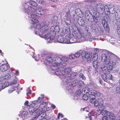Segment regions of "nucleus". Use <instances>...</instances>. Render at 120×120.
Returning <instances> with one entry per match:
<instances>
[{"label":"nucleus","mask_w":120,"mask_h":120,"mask_svg":"<svg viewBox=\"0 0 120 120\" xmlns=\"http://www.w3.org/2000/svg\"><path fill=\"white\" fill-rule=\"evenodd\" d=\"M38 22V20H36L35 21L31 22L32 23L31 25V28H34L37 30L39 29L41 27V25L39 24Z\"/></svg>","instance_id":"nucleus-9"},{"label":"nucleus","mask_w":120,"mask_h":120,"mask_svg":"<svg viewBox=\"0 0 120 120\" xmlns=\"http://www.w3.org/2000/svg\"><path fill=\"white\" fill-rule=\"evenodd\" d=\"M81 55L82 58L83 59L85 58L86 59L88 62L90 63L91 62L92 56L90 55L88 52L82 51L81 53Z\"/></svg>","instance_id":"nucleus-4"},{"label":"nucleus","mask_w":120,"mask_h":120,"mask_svg":"<svg viewBox=\"0 0 120 120\" xmlns=\"http://www.w3.org/2000/svg\"><path fill=\"white\" fill-rule=\"evenodd\" d=\"M78 85L79 87H82L84 84V82L81 80H79L77 82Z\"/></svg>","instance_id":"nucleus-31"},{"label":"nucleus","mask_w":120,"mask_h":120,"mask_svg":"<svg viewBox=\"0 0 120 120\" xmlns=\"http://www.w3.org/2000/svg\"><path fill=\"white\" fill-rule=\"evenodd\" d=\"M93 56L92 58L93 65L94 67L96 68L97 67L98 64V62L97 60L98 58V54L96 53H95Z\"/></svg>","instance_id":"nucleus-8"},{"label":"nucleus","mask_w":120,"mask_h":120,"mask_svg":"<svg viewBox=\"0 0 120 120\" xmlns=\"http://www.w3.org/2000/svg\"><path fill=\"white\" fill-rule=\"evenodd\" d=\"M88 95H89V98L90 99V102L92 104H94L96 100L95 98H93V97L89 94H88Z\"/></svg>","instance_id":"nucleus-28"},{"label":"nucleus","mask_w":120,"mask_h":120,"mask_svg":"<svg viewBox=\"0 0 120 120\" xmlns=\"http://www.w3.org/2000/svg\"><path fill=\"white\" fill-rule=\"evenodd\" d=\"M10 67L7 64H2L0 67V70L2 72H4L8 69Z\"/></svg>","instance_id":"nucleus-10"},{"label":"nucleus","mask_w":120,"mask_h":120,"mask_svg":"<svg viewBox=\"0 0 120 120\" xmlns=\"http://www.w3.org/2000/svg\"><path fill=\"white\" fill-rule=\"evenodd\" d=\"M76 27V28L78 31L77 33L79 34L81 33L82 34L84 35V33L82 32V30L81 27H78L77 26Z\"/></svg>","instance_id":"nucleus-33"},{"label":"nucleus","mask_w":120,"mask_h":120,"mask_svg":"<svg viewBox=\"0 0 120 120\" xmlns=\"http://www.w3.org/2000/svg\"><path fill=\"white\" fill-rule=\"evenodd\" d=\"M57 18L58 17H57V16H55L53 17V20H54V21H55V19H54V18Z\"/></svg>","instance_id":"nucleus-58"},{"label":"nucleus","mask_w":120,"mask_h":120,"mask_svg":"<svg viewBox=\"0 0 120 120\" xmlns=\"http://www.w3.org/2000/svg\"><path fill=\"white\" fill-rule=\"evenodd\" d=\"M102 77L103 79L105 81L109 82V81H108V79L109 80H112V75L110 73H108L107 74H105L104 75L102 74Z\"/></svg>","instance_id":"nucleus-6"},{"label":"nucleus","mask_w":120,"mask_h":120,"mask_svg":"<svg viewBox=\"0 0 120 120\" xmlns=\"http://www.w3.org/2000/svg\"><path fill=\"white\" fill-rule=\"evenodd\" d=\"M31 91H30L26 93V95H28L31 94Z\"/></svg>","instance_id":"nucleus-54"},{"label":"nucleus","mask_w":120,"mask_h":120,"mask_svg":"<svg viewBox=\"0 0 120 120\" xmlns=\"http://www.w3.org/2000/svg\"><path fill=\"white\" fill-rule=\"evenodd\" d=\"M28 103H29L28 102V101H26L25 102V103H24V104L25 105H27L28 104Z\"/></svg>","instance_id":"nucleus-56"},{"label":"nucleus","mask_w":120,"mask_h":120,"mask_svg":"<svg viewBox=\"0 0 120 120\" xmlns=\"http://www.w3.org/2000/svg\"><path fill=\"white\" fill-rule=\"evenodd\" d=\"M17 83V80H13V84H16Z\"/></svg>","instance_id":"nucleus-51"},{"label":"nucleus","mask_w":120,"mask_h":120,"mask_svg":"<svg viewBox=\"0 0 120 120\" xmlns=\"http://www.w3.org/2000/svg\"><path fill=\"white\" fill-rule=\"evenodd\" d=\"M61 65L63 66H65L66 65V63L64 62H61V64L60 65Z\"/></svg>","instance_id":"nucleus-50"},{"label":"nucleus","mask_w":120,"mask_h":120,"mask_svg":"<svg viewBox=\"0 0 120 120\" xmlns=\"http://www.w3.org/2000/svg\"><path fill=\"white\" fill-rule=\"evenodd\" d=\"M76 39L74 38H70V40L69 44H71L75 43L76 41Z\"/></svg>","instance_id":"nucleus-35"},{"label":"nucleus","mask_w":120,"mask_h":120,"mask_svg":"<svg viewBox=\"0 0 120 120\" xmlns=\"http://www.w3.org/2000/svg\"><path fill=\"white\" fill-rule=\"evenodd\" d=\"M74 55L73 54H71L69 56V58L71 59H73L75 58Z\"/></svg>","instance_id":"nucleus-43"},{"label":"nucleus","mask_w":120,"mask_h":120,"mask_svg":"<svg viewBox=\"0 0 120 120\" xmlns=\"http://www.w3.org/2000/svg\"><path fill=\"white\" fill-rule=\"evenodd\" d=\"M74 37L76 39H79L83 37V35L81 33L79 34L77 33L75 31L72 34Z\"/></svg>","instance_id":"nucleus-13"},{"label":"nucleus","mask_w":120,"mask_h":120,"mask_svg":"<svg viewBox=\"0 0 120 120\" xmlns=\"http://www.w3.org/2000/svg\"><path fill=\"white\" fill-rule=\"evenodd\" d=\"M46 104V103L45 102L43 101L40 104V107H41V108L42 109V111H41V112L42 113L44 112L45 111V104Z\"/></svg>","instance_id":"nucleus-18"},{"label":"nucleus","mask_w":120,"mask_h":120,"mask_svg":"<svg viewBox=\"0 0 120 120\" xmlns=\"http://www.w3.org/2000/svg\"><path fill=\"white\" fill-rule=\"evenodd\" d=\"M46 60L47 61L46 65L49 66H53V64L52 62H53V60L50 56H47L46 58Z\"/></svg>","instance_id":"nucleus-14"},{"label":"nucleus","mask_w":120,"mask_h":120,"mask_svg":"<svg viewBox=\"0 0 120 120\" xmlns=\"http://www.w3.org/2000/svg\"><path fill=\"white\" fill-rule=\"evenodd\" d=\"M101 68L102 69V71L103 73L104 74H103L104 75L105 74H106L107 73V70L106 69L107 68H106L105 65H104L103 64L102 65Z\"/></svg>","instance_id":"nucleus-21"},{"label":"nucleus","mask_w":120,"mask_h":120,"mask_svg":"<svg viewBox=\"0 0 120 120\" xmlns=\"http://www.w3.org/2000/svg\"><path fill=\"white\" fill-rule=\"evenodd\" d=\"M2 82H1L0 81V91L2 89H3L2 86Z\"/></svg>","instance_id":"nucleus-47"},{"label":"nucleus","mask_w":120,"mask_h":120,"mask_svg":"<svg viewBox=\"0 0 120 120\" xmlns=\"http://www.w3.org/2000/svg\"><path fill=\"white\" fill-rule=\"evenodd\" d=\"M35 105V104L34 103H31L29 107H30V108L29 109V111L30 113H31V114L32 113H33L34 112V110L33 109L32 110L31 109H30L31 107L33 108Z\"/></svg>","instance_id":"nucleus-25"},{"label":"nucleus","mask_w":120,"mask_h":120,"mask_svg":"<svg viewBox=\"0 0 120 120\" xmlns=\"http://www.w3.org/2000/svg\"><path fill=\"white\" fill-rule=\"evenodd\" d=\"M27 113L26 112H25V111H24L22 112V114H24V116H26L27 115Z\"/></svg>","instance_id":"nucleus-53"},{"label":"nucleus","mask_w":120,"mask_h":120,"mask_svg":"<svg viewBox=\"0 0 120 120\" xmlns=\"http://www.w3.org/2000/svg\"><path fill=\"white\" fill-rule=\"evenodd\" d=\"M79 77L80 78H82V79L83 80H85L86 79L85 77L82 73H80L79 74Z\"/></svg>","instance_id":"nucleus-39"},{"label":"nucleus","mask_w":120,"mask_h":120,"mask_svg":"<svg viewBox=\"0 0 120 120\" xmlns=\"http://www.w3.org/2000/svg\"><path fill=\"white\" fill-rule=\"evenodd\" d=\"M76 75L75 73H72L69 76V78L71 80H72L74 79L76 76Z\"/></svg>","instance_id":"nucleus-36"},{"label":"nucleus","mask_w":120,"mask_h":120,"mask_svg":"<svg viewBox=\"0 0 120 120\" xmlns=\"http://www.w3.org/2000/svg\"><path fill=\"white\" fill-rule=\"evenodd\" d=\"M31 14L30 17L32 18V22L35 21L36 20H38L36 19V17L37 15L36 14L33 13Z\"/></svg>","instance_id":"nucleus-22"},{"label":"nucleus","mask_w":120,"mask_h":120,"mask_svg":"<svg viewBox=\"0 0 120 120\" xmlns=\"http://www.w3.org/2000/svg\"><path fill=\"white\" fill-rule=\"evenodd\" d=\"M66 82L68 83H69L70 82V80L67 79L66 80Z\"/></svg>","instance_id":"nucleus-52"},{"label":"nucleus","mask_w":120,"mask_h":120,"mask_svg":"<svg viewBox=\"0 0 120 120\" xmlns=\"http://www.w3.org/2000/svg\"><path fill=\"white\" fill-rule=\"evenodd\" d=\"M60 114L59 113L57 115V118L58 119H59L60 118Z\"/></svg>","instance_id":"nucleus-60"},{"label":"nucleus","mask_w":120,"mask_h":120,"mask_svg":"<svg viewBox=\"0 0 120 120\" xmlns=\"http://www.w3.org/2000/svg\"><path fill=\"white\" fill-rule=\"evenodd\" d=\"M42 26L41 27H41L39 29V30L40 32H45L46 31V32H47V31H48V28L47 27H45V26Z\"/></svg>","instance_id":"nucleus-19"},{"label":"nucleus","mask_w":120,"mask_h":120,"mask_svg":"<svg viewBox=\"0 0 120 120\" xmlns=\"http://www.w3.org/2000/svg\"><path fill=\"white\" fill-rule=\"evenodd\" d=\"M36 29H35V34H38V32L39 31V29L37 30L36 31L35 30Z\"/></svg>","instance_id":"nucleus-55"},{"label":"nucleus","mask_w":120,"mask_h":120,"mask_svg":"<svg viewBox=\"0 0 120 120\" xmlns=\"http://www.w3.org/2000/svg\"><path fill=\"white\" fill-rule=\"evenodd\" d=\"M51 6L53 7H54V8H55V7H56V6L55 5H51Z\"/></svg>","instance_id":"nucleus-62"},{"label":"nucleus","mask_w":120,"mask_h":120,"mask_svg":"<svg viewBox=\"0 0 120 120\" xmlns=\"http://www.w3.org/2000/svg\"><path fill=\"white\" fill-rule=\"evenodd\" d=\"M89 117L90 118V120H91L92 119V118L91 116H89Z\"/></svg>","instance_id":"nucleus-63"},{"label":"nucleus","mask_w":120,"mask_h":120,"mask_svg":"<svg viewBox=\"0 0 120 120\" xmlns=\"http://www.w3.org/2000/svg\"><path fill=\"white\" fill-rule=\"evenodd\" d=\"M27 8L32 13L41 15L43 14L44 13V11L41 9H35L30 6H28Z\"/></svg>","instance_id":"nucleus-2"},{"label":"nucleus","mask_w":120,"mask_h":120,"mask_svg":"<svg viewBox=\"0 0 120 120\" xmlns=\"http://www.w3.org/2000/svg\"><path fill=\"white\" fill-rule=\"evenodd\" d=\"M103 100L102 98L100 102L99 105L98 106V108L99 109H104V106L103 105Z\"/></svg>","instance_id":"nucleus-23"},{"label":"nucleus","mask_w":120,"mask_h":120,"mask_svg":"<svg viewBox=\"0 0 120 120\" xmlns=\"http://www.w3.org/2000/svg\"><path fill=\"white\" fill-rule=\"evenodd\" d=\"M82 98L84 100H86L88 98V96L86 94H84L82 97Z\"/></svg>","instance_id":"nucleus-41"},{"label":"nucleus","mask_w":120,"mask_h":120,"mask_svg":"<svg viewBox=\"0 0 120 120\" xmlns=\"http://www.w3.org/2000/svg\"><path fill=\"white\" fill-rule=\"evenodd\" d=\"M104 6L101 3H99L97 4L95 7L96 10L99 13H102L104 11Z\"/></svg>","instance_id":"nucleus-5"},{"label":"nucleus","mask_w":120,"mask_h":120,"mask_svg":"<svg viewBox=\"0 0 120 120\" xmlns=\"http://www.w3.org/2000/svg\"><path fill=\"white\" fill-rule=\"evenodd\" d=\"M106 10L107 11H108L109 10L108 9V6L107 5H105L104 7V11H105V10Z\"/></svg>","instance_id":"nucleus-45"},{"label":"nucleus","mask_w":120,"mask_h":120,"mask_svg":"<svg viewBox=\"0 0 120 120\" xmlns=\"http://www.w3.org/2000/svg\"><path fill=\"white\" fill-rule=\"evenodd\" d=\"M29 3L32 6H36L37 5V3L36 2L32 0H30Z\"/></svg>","instance_id":"nucleus-32"},{"label":"nucleus","mask_w":120,"mask_h":120,"mask_svg":"<svg viewBox=\"0 0 120 120\" xmlns=\"http://www.w3.org/2000/svg\"><path fill=\"white\" fill-rule=\"evenodd\" d=\"M15 74L16 75H18L19 74V71H16L15 72Z\"/></svg>","instance_id":"nucleus-57"},{"label":"nucleus","mask_w":120,"mask_h":120,"mask_svg":"<svg viewBox=\"0 0 120 120\" xmlns=\"http://www.w3.org/2000/svg\"><path fill=\"white\" fill-rule=\"evenodd\" d=\"M82 93V92L81 90H79L77 91L75 93V94L76 96H79Z\"/></svg>","instance_id":"nucleus-40"},{"label":"nucleus","mask_w":120,"mask_h":120,"mask_svg":"<svg viewBox=\"0 0 120 120\" xmlns=\"http://www.w3.org/2000/svg\"><path fill=\"white\" fill-rule=\"evenodd\" d=\"M102 60H104L105 66L107 70L109 72L112 71V66L109 60L108 61V59L107 56L105 54H102L101 57Z\"/></svg>","instance_id":"nucleus-1"},{"label":"nucleus","mask_w":120,"mask_h":120,"mask_svg":"<svg viewBox=\"0 0 120 120\" xmlns=\"http://www.w3.org/2000/svg\"><path fill=\"white\" fill-rule=\"evenodd\" d=\"M2 86L4 89L5 88L8 86L9 85V83L8 82H6L4 83H2Z\"/></svg>","instance_id":"nucleus-37"},{"label":"nucleus","mask_w":120,"mask_h":120,"mask_svg":"<svg viewBox=\"0 0 120 120\" xmlns=\"http://www.w3.org/2000/svg\"><path fill=\"white\" fill-rule=\"evenodd\" d=\"M70 37L68 35L66 36L64 40V43L69 44Z\"/></svg>","instance_id":"nucleus-27"},{"label":"nucleus","mask_w":120,"mask_h":120,"mask_svg":"<svg viewBox=\"0 0 120 120\" xmlns=\"http://www.w3.org/2000/svg\"><path fill=\"white\" fill-rule=\"evenodd\" d=\"M119 60L118 59H116V61L115 62L116 64H118L119 63Z\"/></svg>","instance_id":"nucleus-49"},{"label":"nucleus","mask_w":120,"mask_h":120,"mask_svg":"<svg viewBox=\"0 0 120 120\" xmlns=\"http://www.w3.org/2000/svg\"><path fill=\"white\" fill-rule=\"evenodd\" d=\"M64 39L63 37L61 35L58 36L57 39V41L59 42L63 43H64Z\"/></svg>","instance_id":"nucleus-20"},{"label":"nucleus","mask_w":120,"mask_h":120,"mask_svg":"<svg viewBox=\"0 0 120 120\" xmlns=\"http://www.w3.org/2000/svg\"><path fill=\"white\" fill-rule=\"evenodd\" d=\"M40 99H42V98H40V97H39L38 98V101L39 100H40Z\"/></svg>","instance_id":"nucleus-64"},{"label":"nucleus","mask_w":120,"mask_h":120,"mask_svg":"<svg viewBox=\"0 0 120 120\" xmlns=\"http://www.w3.org/2000/svg\"><path fill=\"white\" fill-rule=\"evenodd\" d=\"M86 89H87L88 90H90V89L87 87L84 88L82 90V94H88V92L89 91H86Z\"/></svg>","instance_id":"nucleus-30"},{"label":"nucleus","mask_w":120,"mask_h":120,"mask_svg":"<svg viewBox=\"0 0 120 120\" xmlns=\"http://www.w3.org/2000/svg\"><path fill=\"white\" fill-rule=\"evenodd\" d=\"M101 22L105 30L107 31H109L110 29L106 21L104 19L102 20Z\"/></svg>","instance_id":"nucleus-11"},{"label":"nucleus","mask_w":120,"mask_h":120,"mask_svg":"<svg viewBox=\"0 0 120 120\" xmlns=\"http://www.w3.org/2000/svg\"><path fill=\"white\" fill-rule=\"evenodd\" d=\"M3 76L5 79H8L11 77V75L9 73L5 74H4Z\"/></svg>","instance_id":"nucleus-34"},{"label":"nucleus","mask_w":120,"mask_h":120,"mask_svg":"<svg viewBox=\"0 0 120 120\" xmlns=\"http://www.w3.org/2000/svg\"><path fill=\"white\" fill-rule=\"evenodd\" d=\"M16 87V86L14 87L13 86V87L12 86L8 90L9 93H11L13 91L15 90V88Z\"/></svg>","instance_id":"nucleus-38"},{"label":"nucleus","mask_w":120,"mask_h":120,"mask_svg":"<svg viewBox=\"0 0 120 120\" xmlns=\"http://www.w3.org/2000/svg\"><path fill=\"white\" fill-rule=\"evenodd\" d=\"M109 112L107 111L106 110L104 109H101V111H100V112L102 115H105L106 116L109 115Z\"/></svg>","instance_id":"nucleus-16"},{"label":"nucleus","mask_w":120,"mask_h":120,"mask_svg":"<svg viewBox=\"0 0 120 120\" xmlns=\"http://www.w3.org/2000/svg\"><path fill=\"white\" fill-rule=\"evenodd\" d=\"M50 0L54 2H56L57 1V0Z\"/></svg>","instance_id":"nucleus-61"},{"label":"nucleus","mask_w":120,"mask_h":120,"mask_svg":"<svg viewBox=\"0 0 120 120\" xmlns=\"http://www.w3.org/2000/svg\"><path fill=\"white\" fill-rule=\"evenodd\" d=\"M46 31L44 32H41V37L43 38H47V36L49 32L48 31H47V32H46Z\"/></svg>","instance_id":"nucleus-29"},{"label":"nucleus","mask_w":120,"mask_h":120,"mask_svg":"<svg viewBox=\"0 0 120 120\" xmlns=\"http://www.w3.org/2000/svg\"><path fill=\"white\" fill-rule=\"evenodd\" d=\"M88 94L93 97V98H98L102 95V93L94 90H91L88 92Z\"/></svg>","instance_id":"nucleus-3"},{"label":"nucleus","mask_w":120,"mask_h":120,"mask_svg":"<svg viewBox=\"0 0 120 120\" xmlns=\"http://www.w3.org/2000/svg\"><path fill=\"white\" fill-rule=\"evenodd\" d=\"M64 72V71H57L55 72V74L57 75H61L65 78Z\"/></svg>","instance_id":"nucleus-15"},{"label":"nucleus","mask_w":120,"mask_h":120,"mask_svg":"<svg viewBox=\"0 0 120 120\" xmlns=\"http://www.w3.org/2000/svg\"><path fill=\"white\" fill-rule=\"evenodd\" d=\"M117 32L119 35H120V28L117 27Z\"/></svg>","instance_id":"nucleus-48"},{"label":"nucleus","mask_w":120,"mask_h":120,"mask_svg":"<svg viewBox=\"0 0 120 120\" xmlns=\"http://www.w3.org/2000/svg\"><path fill=\"white\" fill-rule=\"evenodd\" d=\"M107 116H104L102 118V120H108V118Z\"/></svg>","instance_id":"nucleus-46"},{"label":"nucleus","mask_w":120,"mask_h":120,"mask_svg":"<svg viewBox=\"0 0 120 120\" xmlns=\"http://www.w3.org/2000/svg\"><path fill=\"white\" fill-rule=\"evenodd\" d=\"M80 55V53L79 52H77L75 53L74 54L75 57L78 58L79 57Z\"/></svg>","instance_id":"nucleus-42"},{"label":"nucleus","mask_w":120,"mask_h":120,"mask_svg":"<svg viewBox=\"0 0 120 120\" xmlns=\"http://www.w3.org/2000/svg\"><path fill=\"white\" fill-rule=\"evenodd\" d=\"M50 22L48 20L43 22L41 23V26H44L45 27H47L49 25Z\"/></svg>","instance_id":"nucleus-17"},{"label":"nucleus","mask_w":120,"mask_h":120,"mask_svg":"<svg viewBox=\"0 0 120 120\" xmlns=\"http://www.w3.org/2000/svg\"><path fill=\"white\" fill-rule=\"evenodd\" d=\"M71 71V68H65L64 71V72L65 78H68L69 77L70 72Z\"/></svg>","instance_id":"nucleus-12"},{"label":"nucleus","mask_w":120,"mask_h":120,"mask_svg":"<svg viewBox=\"0 0 120 120\" xmlns=\"http://www.w3.org/2000/svg\"><path fill=\"white\" fill-rule=\"evenodd\" d=\"M108 116H109L110 120H114L115 119V115L111 112H109Z\"/></svg>","instance_id":"nucleus-24"},{"label":"nucleus","mask_w":120,"mask_h":120,"mask_svg":"<svg viewBox=\"0 0 120 120\" xmlns=\"http://www.w3.org/2000/svg\"><path fill=\"white\" fill-rule=\"evenodd\" d=\"M50 39L51 40H54L55 37V35L54 34L52 35H52L50 36H49Z\"/></svg>","instance_id":"nucleus-44"},{"label":"nucleus","mask_w":120,"mask_h":120,"mask_svg":"<svg viewBox=\"0 0 120 120\" xmlns=\"http://www.w3.org/2000/svg\"><path fill=\"white\" fill-rule=\"evenodd\" d=\"M101 99L102 98H98L97 100H96V101H95L94 103V106L95 107H97L98 106L101 100Z\"/></svg>","instance_id":"nucleus-26"},{"label":"nucleus","mask_w":120,"mask_h":120,"mask_svg":"<svg viewBox=\"0 0 120 120\" xmlns=\"http://www.w3.org/2000/svg\"><path fill=\"white\" fill-rule=\"evenodd\" d=\"M54 62L53 64V66L56 67L57 66L60 65L62 60L60 58L56 56L54 58Z\"/></svg>","instance_id":"nucleus-7"},{"label":"nucleus","mask_w":120,"mask_h":120,"mask_svg":"<svg viewBox=\"0 0 120 120\" xmlns=\"http://www.w3.org/2000/svg\"><path fill=\"white\" fill-rule=\"evenodd\" d=\"M99 82L101 84H102V82L101 80H100L99 81Z\"/></svg>","instance_id":"nucleus-59"}]
</instances>
